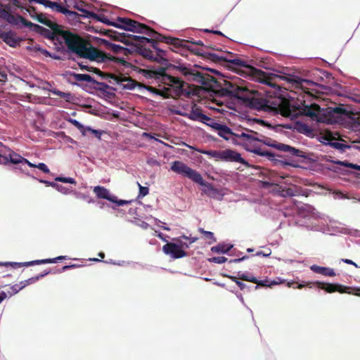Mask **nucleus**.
<instances>
[{"instance_id":"f257e3e1","label":"nucleus","mask_w":360,"mask_h":360,"mask_svg":"<svg viewBox=\"0 0 360 360\" xmlns=\"http://www.w3.org/2000/svg\"><path fill=\"white\" fill-rule=\"evenodd\" d=\"M176 68L188 81L201 84L206 91L215 92L218 91V87H221V90L226 95L237 98L240 100H242L245 95L249 94V89L246 86H243L240 84L241 81L238 79L233 80L224 79L222 84L207 72L200 71L198 66L180 64Z\"/></svg>"},{"instance_id":"f03ea898","label":"nucleus","mask_w":360,"mask_h":360,"mask_svg":"<svg viewBox=\"0 0 360 360\" xmlns=\"http://www.w3.org/2000/svg\"><path fill=\"white\" fill-rule=\"evenodd\" d=\"M56 34L63 37L65 45L71 52L76 53L81 58L97 63L122 64L124 67H128L129 65L124 58L105 53L93 46L88 41L80 36L69 31H65L60 28Z\"/></svg>"},{"instance_id":"7ed1b4c3","label":"nucleus","mask_w":360,"mask_h":360,"mask_svg":"<svg viewBox=\"0 0 360 360\" xmlns=\"http://www.w3.org/2000/svg\"><path fill=\"white\" fill-rule=\"evenodd\" d=\"M207 53L208 55V58L214 62H229L230 63L236 66L238 68H245L244 72L247 75L252 77L253 79L259 82L267 84L270 86L275 87L277 86L275 84V82L277 79L286 80L289 83L292 84V86H294L295 89H304V84H309L311 83V82L309 80L300 79V77L293 75L283 76L274 73L266 72L252 65H247L244 60H242L241 59L239 58L229 60L224 56V54L219 55L214 53Z\"/></svg>"},{"instance_id":"20e7f679","label":"nucleus","mask_w":360,"mask_h":360,"mask_svg":"<svg viewBox=\"0 0 360 360\" xmlns=\"http://www.w3.org/2000/svg\"><path fill=\"white\" fill-rule=\"evenodd\" d=\"M143 75L147 78H154L160 80L168 87L163 89H156L153 86H148L150 91L162 96L164 98H177L182 95L188 94L184 89L185 83L177 77L171 76L165 72L164 68L158 70H141Z\"/></svg>"},{"instance_id":"39448f33","label":"nucleus","mask_w":360,"mask_h":360,"mask_svg":"<svg viewBox=\"0 0 360 360\" xmlns=\"http://www.w3.org/2000/svg\"><path fill=\"white\" fill-rule=\"evenodd\" d=\"M154 37L156 39H149L146 37L138 35L127 34L126 44L127 45H134L136 47L137 52L144 58L154 61H160L161 60H167V51L159 47L158 36Z\"/></svg>"},{"instance_id":"423d86ee","label":"nucleus","mask_w":360,"mask_h":360,"mask_svg":"<svg viewBox=\"0 0 360 360\" xmlns=\"http://www.w3.org/2000/svg\"><path fill=\"white\" fill-rule=\"evenodd\" d=\"M114 27L127 31L146 34L150 37H153L157 35L158 41H163L169 45H174L175 46L183 45V41L180 40L179 38L166 37L160 34L150 27L132 19L118 18L117 22H116V25H114Z\"/></svg>"},{"instance_id":"0eeeda50","label":"nucleus","mask_w":360,"mask_h":360,"mask_svg":"<svg viewBox=\"0 0 360 360\" xmlns=\"http://www.w3.org/2000/svg\"><path fill=\"white\" fill-rule=\"evenodd\" d=\"M242 101L250 108L265 112L277 111L284 117H292V112L288 102L280 101L278 107L271 106L269 101L262 97L257 91L249 90V94L245 95Z\"/></svg>"},{"instance_id":"6e6552de","label":"nucleus","mask_w":360,"mask_h":360,"mask_svg":"<svg viewBox=\"0 0 360 360\" xmlns=\"http://www.w3.org/2000/svg\"><path fill=\"white\" fill-rule=\"evenodd\" d=\"M302 114L309 117L312 121L320 123L333 124L341 115H347L349 112L342 107L321 108L317 104L304 105Z\"/></svg>"},{"instance_id":"1a4fd4ad","label":"nucleus","mask_w":360,"mask_h":360,"mask_svg":"<svg viewBox=\"0 0 360 360\" xmlns=\"http://www.w3.org/2000/svg\"><path fill=\"white\" fill-rule=\"evenodd\" d=\"M215 130L219 136L234 144H251L252 141L262 142L263 135L257 131L245 129L233 132L229 127L221 124H215Z\"/></svg>"},{"instance_id":"9d476101","label":"nucleus","mask_w":360,"mask_h":360,"mask_svg":"<svg viewBox=\"0 0 360 360\" xmlns=\"http://www.w3.org/2000/svg\"><path fill=\"white\" fill-rule=\"evenodd\" d=\"M171 170L178 174L187 177L193 182L201 186H205L210 191L215 192V189L210 184H206L202 175L196 170L191 168L184 162L176 160L172 163Z\"/></svg>"},{"instance_id":"9b49d317","label":"nucleus","mask_w":360,"mask_h":360,"mask_svg":"<svg viewBox=\"0 0 360 360\" xmlns=\"http://www.w3.org/2000/svg\"><path fill=\"white\" fill-rule=\"evenodd\" d=\"M210 154L212 158L219 160L225 162H239L242 164L246 163L245 160L241 157L239 153L231 149H226L223 150H213L211 151Z\"/></svg>"},{"instance_id":"f8f14e48","label":"nucleus","mask_w":360,"mask_h":360,"mask_svg":"<svg viewBox=\"0 0 360 360\" xmlns=\"http://www.w3.org/2000/svg\"><path fill=\"white\" fill-rule=\"evenodd\" d=\"M105 77L106 79H110L109 81L110 83L120 85L124 89L131 90L134 89L136 86L139 85V84L136 80L121 74L116 75L108 72Z\"/></svg>"},{"instance_id":"ddd939ff","label":"nucleus","mask_w":360,"mask_h":360,"mask_svg":"<svg viewBox=\"0 0 360 360\" xmlns=\"http://www.w3.org/2000/svg\"><path fill=\"white\" fill-rule=\"evenodd\" d=\"M181 40V39H179ZM183 45L175 46V48H179V47H186L188 50L191 51L193 53L198 56H205L208 58V55L206 53H209L207 51H205V49H214V48L212 46H205L204 43L201 40L198 41H186L183 40Z\"/></svg>"},{"instance_id":"4468645a","label":"nucleus","mask_w":360,"mask_h":360,"mask_svg":"<svg viewBox=\"0 0 360 360\" xmlns=\"http://www.w3.org/2000/svg\"><path fill=\"white\" fill-rule=\"evenodd\" d=\"M264 144L271 146L273 148H276L281 151L288 152L291 155L296 156V157H300L303 158L304 152L302 150H300L298 149H296L295 148H292L288 145L284 144V143H278L275 140L269 138L267 136H265L263 135L262 142Z\"/></svg>"},{"instance_id":"2eb2a0df","label":"nucleus","mask_w":360,"mask_h":360,"mask_svg":"<svg viewBox=\"0 0 360 360\" xmlns=\"http://www.w3.org/2000/svg\"><path fill=\"white\" fill-rule=\"evenodd\" d=\"M176 114L187 117L193 121H198L202 123L205 121H210V117L202 113V109L193 104L191 110L189 112H182L179 110L176 112Z\"/></svg>"},{"instance_id":"dca6fc26","label":"nucleus","mask_w":360,"mask_h":360,"mask_svg":"<svg viewBox=\"0 0 360 360\" xmlns=\"http://www.w3.org/2000/svg\"><path fill=\"white\" fill-rule=\"evenodd\" d=\"M30 2H37L39 4H42L46 7L51 8L53 10L56 11L57 12L63 13L69 17H76L77 13L75 11H72L68 10V8L63 7L61 4L58 2L51 1L50 0H29Z\"/></svg>"},{"instance_id":"f3484780","label":"nucleus","mask_w":360,"mask_h":360,"mask_svg":"<svg viewBox=\"0 0 360 360\" xmlns=\"http://www.w3.org/2000/svg\"><path fill=\"white\" fill-rule=\"evenodd\" d=\"M66 258L65 256H58L56 258L53 259H37L27 262H8L5 263V266H11L14 269L20 268L22 266H33L35 264H48V263H56L59 260H63Z\"/></svg>"},{"instance_id":"a211bd4d","label":"nucleus","mask_w":360,"mask_h":360,"mask_svg":"<svg viewBox=\"0 0 360 360\" xmlns=\"http://www.w3.org/2000/svg\"><path fill=\"white\" fill-rule=\"evenodd\" d=\"M165 254L170 255L173 259H179L187 256L186 252L181 249L179 245L174 243H167L162 247Z\"/></svg>"},{"instance_id":"6ab92c4d","label":"nucleus","mask_w":360,"mask_h":360,"mask_svg":"<svg viewBox=\"0 0 360 360\" xmlns=\"http://www.w3.org/2000/svg\"><path fill=\"white\" fill-rule=\"evenodd\" d=\"M315 284L319 288L324 290L328 293H333L335 292H338L340 293L349 292L347 290H349V288L342 285L340 284L325 283L321 281H316Z\"/></svg>"},{"instance_id":"aec40b11","label":"nucleus","mask_w":360,"mask_h":360,"mask_svg":"<svg viewBox=\"0 0 360 360\" xmlns=\"http://www.w3.org/2000/svg\"><path fill=\"white\" fill-rule=\"evenodd\" d=\"M280 195L282 197H292L298 196L302 194V189L300 187L292 185L288 188L279 186Z\"/></svg>"},{"instance_id":"412c9836","label":"nucleus","mask_w":360,"mask_h":360,"mask_svg":"<svg viewBox=\"0 0 360 360\" xmlns=\"http://www.w3.org/2000/svg\"><path fill=\"white\" fill-rule=\"evenodd\" d=\"M93 191L98 198L105 199L109 201H115V195H111L110 191L103 186H95Z\"/></svg>"},{"instance_id":"4be33fe9","label":"nucleus","mask_w":360,"mask_h":360,"mask_svg":"<svg viewBox=\"0 0 360 360\" xmlns=\"http://www.w3.org/2000/svg\"><path fill=\"white\" fill-rule=\"evenodd\" d=\"M239 278L242 281H249L253 283L257 284V285L254 286V289L257 290L258 288V286H270L271 284L269 283V281L267 280L265 281H259L256 277L249 276L247 274L245 273H238Z\"/></svg>"},{"instance_id":"5701e85b","label":"nucleus","mask_w":360,"mask_h":360,"mask_svg":"<svg viewBox=\"0 0 360 360\" xmlns=\"http://www.w3.org/2000/svg\"><path fill=\"white\" fill-rule=\"evenodd\" d=\"M34 18L37 19V21L39 22L40 23L44 24L46 26L50 27L55 34H56L60 29V25L49 20L43 13L37 14V16H35Z\"/></svg>"},{"instance_id":"b1692460","label":"nucleus","mask_w":360,"mask_h":360,"mask_svg":"<svg viewBox=\"0 0 360 360\" xmlns=\"http://www.w3.org/2000/svg\"><path fill=\"white\" fill-rule=\"evenodd\" d=\"M103 42L108 49L111 50L115 53H121L127 56L128 53H130L128 49H126L120 45L110 43L106 40H103Z\"/></svg>"},{"instance_id":"393cba45","label":"nucleus","mask_w":360,"mask_h":360,"mask_svg":"<svg viewBox=\"0 0 360 360\" xmlns=\"http://www.w3.org/2000/svg\"><path fill=\"white\" fill-rule=\"evenodd\" d=\"M80 11L84 13L85 17H91L94 19H96L102 22H104L107 25H110L112 26H114V25H116L115 22H111L110 20H108L106 17H105L103 15H98L94 12L86 11L85 9H80Z\"/></svg>"},{"instance_id":"a878e982","label":"nucleus","mask_w":360,"mask_h":360,"mask_svg":"<svg viewBox=\"0 0 360 360\" xmlns=\"http://www.w3.org/2000/svg\"><path fill=\"white\" fill-rule=\"evenodd\" d=\"M104 34L114 40L120 41L126 44L127 34L124 32H120L112 30H105Z\"/></svg>"},{"instance_id":"bb28decb","label":"nucleus","mask_w":360,"mask_h":360,"mask_svg":"<svg viewBox=\"0 0 360 360\" xmlns=\"http://www.w3.org/2000/svg\"><path fill=\"white\" fill-rule=\"evenodd\" d=\"M311 270L316 274H319L326 276H335L336 275L335 271L333 269L324 266H320L318 265H312L310 267Z\"/></svg>"},{"instance_id":"cd10ccee","label":"nucleus","mask_w":360,"mask_h":360,"mask_svg":"<svg viewBox=\"0 0 360 360\" xmlns=\"http://www.w3.org/2000/svg\"><path fill=\"white\" fill-rule=\"evenodd\" d=\"M3 41L11 47H15L18 40L14 33L11 32H4L0 35Z\"/></svg>"},{"instance_id":"c85d7f7f","label":"nucleus","mask_w":360,"mask_h":360,"mask_svg":"<svg viewBox=\"0 0 360 360\" xmlns=\"http://www.w3.org/2000/svg\"><path fill=\"white\" fill-rule=\"evenodd\" d=\"M8 156L9 158L0 155V160L3 158L5 162H10L13 164L23 163L24 158L14 152L10 153Z\"/></svg>"},{"instance_id":"c756f323","label":"nucleus","mask_w":360,"mask_h":360,"mask_svg":"<svg viewBox=\"0 0 360 360\" xmlns=\"http://www.w3.org/2000/svg\"><path fill=\"white\" fill-rule=\"evenodd\" d=\"M1 17L12 25H17L20 22L18 15L15 16L5 9H1Z\"/></svg>"},{"instance_id":"7c9ffc66","label":"nucleus","mask_w":360,"mask_h":360,"mask_svg":"<svg viewBox=\"0 0 360 360\" xmlns=\"http://www.w3.org/2000/svg\"><path fill=\"white\" fill-rule=\"evenodd\" d=\"M78 65L81 70H87L89 72H93L98 75L99 76H101L103 79H106L105 75L108 73V72H103L100 69H98L97 68H94V67H91L87 65H85L82 62L78 63Z\"/></svg>"},{"instance_id":"2f4dec72","label":"nucleus","mask_w":360,"mask_h":360,"mask_svg":"<svg viewBox=\"0 0 360 360\" xmlns=\"http://www.w3.org/2000/svg\"><path fill=\"white\" fill-rule=\"evenodd\" d=\"M250 152L259 155L260 156L263 157H267L269 159H272L274 158V155L267 150H263L262 148L259 146H253L252 148L248 149Z\"/></svg>"},{"instance_id":"473e14b6","label":"nucleus","mask_w":360,"mask_h":360,"mask_svg":"<svg viewBox=\"0 0 360 360\" xmlns=\"http://www.w3.org/2000/svg\"><path fill=\"white\" fill-rule=\"evenodd\" d=\"M70 75L76 82H87L91 84L95 82V79L89 75L73 72Z\"/></svg>"},{"instance_id":"72a5a7b5","label":"nucleus","mask_w":360,"mask_h":360,"mask_svg":"<svg viewBox=\"0 0 360 360\" xmlns=\"http://www.w3.org/2000/svg\"><path fill=\"white\" fill-rule=\"evenodd\" d=\"M232 247L233 246L231 245L218 244L217 245L212 247L211 250L216 253H226L232 248Z\"/></svg>"},{"instance_id":"f704fd0d","label":"nucleus","mask_w":360,"mask_h":360,"mask_svg":"<svg viewBox=\"0 0 360 360\" xmlns=\"http://www.w3.org/2000/svg\"><path fill=\"white\" fill-rule=\"evenodd\" d=\"M295 129L300 133L309 134L311 132V129L305 123L297 122L295 123Z\"/></svg>"},{"instance_id":"c9c22d12","label":"nucleus","mask_w":360,"mask_h":360,"mask_svg":"<svg viewBox=\"0 0 360 360\" xmlns=\"http://www.w3.org/2000/svg\"><path fill=\"white\" fill-rule=\"evenodd\" d=\"M18 18H19V20L20 22L23 24L25 27H34L35 30H42L44 29L41 26L39 25H36V24H34L32 23V22L26 20L25 18H23L22 16L21 15H18Z\"/></svg>"},{"instance_id":"e433bc0d","label":"nucleus","mask_w":360,"mask_h":360,"mask_svg":"<svg viewBox=\"0 0 360 360\" xmlns=\"http://www.w3.org/2000/svg\"><path fill=\"white\" fill-rule=\"evenodd\" d=\"M229 278L231 281L235 282L241 290H245V289H247L248 291L250 290V286H248L245 283L240 281L239 280H240V279L239 278L238 276H229Z\"/></svg>"},{"instance_id":"4c0bfd02","label":"nucleus","mask_w":360,"mask_h":360,"mask_svg":"<svg viewBox=\"0 0 360 360\" xmlns=\"http://www.w3.org/2000/svg\"><path fill=\"white\" fill-rule=\"evenodd\" d=\"M51 271L45 272L44 274H39L36 276L32 277L30 278H28L27 280H25L24 281L20 282V284H24L25 287L27 285L32 284L39 280L40 278H43L44 276L49 274Z\"/></svg>"},{"instance_id":"58836bf2","label":"nucleus","mask_w":360,"mask_h":360,"mask_svg":"<svg viewBox=\"0 0 360 360\" xmlns=\"http://www.w3.org/2000/svg\"><path fill=\"white\" fill-rule=\"evenodd\" d=\"M94 84V88L96 90L101 91H105L106 89H110V86L104 82H98L95 79V82H92Z\"/></svg>"},{"instance_id":"ea45409f","label":"nucleus","mask_w":360,"mask_h":360,"mask_svg":"<svg viewBox=\"0 0 360 360\" xmlns=\"http://www.w3.org/2000/svg\"><path fill=\"white\" fill-rule=\"evenodd\" d=\"M199 232L202 233L206 238L212 240L209 243L210 244H211L212 243L216 242L217 240L214 238V233L212 232L208 231H205L203 229H199Z\"/></svg>"},{"instance_id":"a19ab883","label":"nucleus","mask_w":360,"mask_h":360,"mask_svg":"<svg viewBox=\"0 0 360 360\" xmlns=\"http://www.w3.org/2000/svg\"><path fill=\"white\" fill-rule=\"evenodd\" d=\"M139 188V198H143L147 195L149 193V188L146 186H141L139 182L137 183Z\"/></svg>"},{"instance_id":"79ce46f5","label":"nucleus","mask_w":360,"mask_h":360,"mask_svg":"<svg viewBox=\"0 0 360 360\" xmlns=\"http://www.w3.org/2000/svg\"><path fill=\"white\" fill-rule=\"evenodd\" d=\"M55 180L56 181H60V182H63V183H69V184H77L76 181L73 178H71V177H61V176H58V177H56L55 179Z\"/></svg>"},{"instance_id":"37998d69","label":"nucleus","mask_w":360,"mask_h":360,"mask_svg":"<svg viewBox=\"0 0 360 360\" xmlns=\"http://www.w3.org/2000/svg\"><path fill=\"white\" fill-rule=\"evenodd\" d=\"M209 261L216 264H223L227 261V258L223 256L213 257Z\"/></svg>"},{"instance_id":"c03bdc74","label":"nucleus","mask_w":360,"mask_h":360,"mask_svg":"<svg viewBox=\"0 0 360 360\" xmlns=\"http://www.w3.org/2000/svg\"><path fill=\"white\" fill-rule=\"evenodd\" d=\"M25 288V285L24 284H15V285H13L11 288L12 290V292L11 293V295H14V294H16L17 292H18L20 290H22V288Z\"/></svg>"},{"instance_id":"a18cd8bd","label":"nucleus","mask_w":360,"mask_h":360,"mask_svg":"<svg viewBox=\"0 0 360 360\" xmlns=\"http://www.w3.org/2000/svg\"><path fill=\"white\" fill-rule=\"evenodd\" d=\"M338 164H340V165L346 166L347 167L355 169H357V170L360 171V165H354V164H352V163H348V162H341V161H338Z\"/></svg>"},{"instance_id":"49530a36","label":"nucleus","mask_w":360,"mask_h":360,"mask_svg":"<svg viewBox=\"0 0 360 360\" xmlns=\"http://www.w3.org/2000/svg\"><path fill=\"white\" fill-rule=\"evenodd\" d=\"M36 168H38L45 174H49L50 172V170L46 166V165L43 162H40L38 165H37Z\"/></svg>"},{"instance_id":"de8ad7c7","label":"nucleus","mask_w":360,"mask_h":360,"mask_svg":"<svg viewBox=\"0 0 360 360\" xmlns=\"http://www.w3.org/2000/svg\"><path fill=\"white\" fill-rule=\"evenodd\" d=\"M56 190H58L59 192L67 194L70 192V190L61 185H59L58 184H56V186L54 187Z\"/></svg>"},{"instance_id":"09e8293b","label":"nucleus","mask_w":360,"mask_h":360,"mask_svg":"<svg viewBox=\"0 0 360 360\" xmlns=\"http://www.w3.org/2000/svg\"><path fill=\"white\" fill-rule=\"evenodd\" d=\"M70 122L75 126L79 130H82L84 129V126L77 120H73V119H70Z\"/></svg>"},{"instance_id":"8fccbe9b","label":"nucleus","mask_w":360,"mask_h":360,"mask_svg":"<svg viewBox=\"0 0 360 360\" xmlns=\"http://www.w3.org/2000/svg\"><path fill=\"white\" fill-rule=\"evenodd\" d=\"M26 11L27 12L29 13L30 15L32 18H34L35 16H37V12H36V9L32 7V6H30L28 7L27 8H26Z\"/></svg>"},{"instance_id":"3c124183","label":"nucleus","mask_w":360,"mask_h":360,"mask_svg":"<svg viewBox=\"0 0 360 360\" xmlns=\"http://www.w3.org/2000/svg\"><path fill=\"white\" fill-rule=\"evenodd\" d=\"M210 121H205V122H202V123L211 127L212 128H213L214 129H215V126L216 124H218L217 122H215V120L211 117H210Z\"/></svg>"},{"instance_id":"603ef678","label":"nucleus","mask_w":360,"mask_h":360,"mask_svg":"<svg viewBox=\"0 0 360 360\" xmlns=\"http://www.w3.org/2000/svg\"><path fill=\"white\" fill-rule=\"evenodd\" d=\"M112 202L116 203L119 206H122L128 204L129 202L124 200H117V196H115V201H111Z\"/></svg>"},{"instance_id":"864d4df0","label":"nucleus","mask_w":360,"mask_h":360,"mask_svg":"<svg viewBox=\"0 0 360 360\" xmlns=\"http://www.w3.org/2000/svg\"><path fill=\"white\" fill-rule=\"evenodd\" d=\"M86 130L89 131H91L92 134H94L96 137L99 138L101 137V131H99V130H96V129H93L90 127H87L86 129Z\"/></svg>"},{"instance_id":"5fc2aeb1","label":"nucleus","mask_w":360,"mask_h":360,"mask_svg":"<svg viewBox=\"0 0 360 360\" xmlns=\"http://www.w3.org/2000/svg\"><path fill=\"white\" fill-rule=\"evenodd\" d=\"M271 253V251L270 249H267V252L264 253L263 251H258L257 252L256 255L257 256H263V257H269Z\"/></svg>"},{"instance_id":"6e6d98bb","label":"nucleus","mask_w":360,"mask_h":360,"mask_svg":"<svg viewBox=\"0 0 360 360\" xmlns=\"http://www.w3.org/2000/svg\"><path fill=\"white\" fill-rule=\"evenodd\" d=\"M180 238H182L186 240H188L190 244L195 243L198 240V238H196V237L189 238V237L186 236L185 235L181 236Z\"/></svg>"},{"instance_id":"4d7b16f0","label":"nucleus","mask_w":360,"mask_h":360,"mask_svg":"<svg viewBox=\"0 0 360 360\" xmlns=\"http://www.w3.org/2000/svg\"><path fill=\"white\" fill-rule=\"evenodd\" d=\"M39 181L41 183H43L46 186H52V187H55L56 186V184L55 182H52V181H46V180H39Z\"/></svg>"},{"instance_id":"13d9d810","label":"nucleus","mask_w":360,"mask_h":360,"mask_svg":"<svg viewBox=\"0 0 360 360\" xmlns=\"http://www.w3.org/2000/svg\"><path fill=\"white\" fill-rule=\"evenodd\" d=\"M77 266L78 265L77 264L65 265L62 267L61 271H60V272L65 271L69 269L76 268Z\"/></svg>"},{"instance_id":"bf43d9fd","label":"nucleus","mask_w":360,"mask_h":360,"mask_svg":"<svg viewBox=\"0 0 360 360\" xmlns=\"http://www.w3.org/2000/svg\"><path fill=\"white\" fill-rule=\"evenodd\" d=\"M247 258H248V256H243V257H242L241 258L231 259V260H230V262H231H231L237 263V262H240V261H243V260H244V259H247Z\"/></svg>"},{"instance_id":"052dcab7","label":"nucleus","mask_w":360,"mask_h":360,"mask_svg":"<svg viewBox=\"0 0 360 360\" xmlns=\"http://www.w3.org/2000/svg\"><path fill=\"white\" fill-rule=\"evenodd\" d=\"M23 163L27 164L30 167L36 168L37 165L30 162L28 160H27L25 158H24V160H23Z\"/></svg>"},{"instance_id":"680f3d73","label":"nucleus","mask_w":360,"mask_h":360,"mask_svg":"<svg viewBox=\"0 0 360 360\" xmlns=\"http://www.w3.org/2000/svg\"><path fill=\"white\" fill-rule=\"evenodd\" d=\"M6 293L4 291L0 292V304L6 298Z\"/></svg>"},{"instance_id":"e2e57ef3","label":"nucleus","mask_w":360,"mask_h":360,"mask_svg":"<svg viewBox=\"0 0 360 360\" xmlns=\"http://www.w3.org/2000/svg\"><path fill=\"white\" fill-rule=\"evenodd\" d=\"M0 77L1 79H0V81H6L7 79V75L5 72L0 71Z\"/></svg>"},{"instance_id":"0e129e2a","label":"nucleus","mask_w":360,"mask_h":360,"mask_svg":"<svg viewBox=\"0 0 360 360\" xmlns=\"http://www.w3.org/2000/svg\"><path fill=\"white\" fill-rule=\"evenodd\" d=\"M263 186L265 188H269L271 186H272V184L269 181H263L262 182Z\"/></svg>"},{"instance_id":"69168bd1","label":"nucleus","mask_w":360,"mask_h":360,"mask_svg":"<svg viewBox=\"0 0 360 360\" xmlns=\"http://www.w3.org/2000/svg\"><path fill=\"white\" fill-rule=\"evenodd\" d=\"M13 5H15V6H17L18 8H22L20 2L18 0H13Z\"/></svg>"},{"instance_id":"338daca9","label":"nucleus","mask_w":360,"mask_h":360,"mask_svg":"<svg viewBox=\"0 0 360 360\" xmlns=\"http://www.w3.org/2000/svg\"><path fill=\"white\" fill-rule=\"evenodd\" d=\"M55 94L60 96L61 98H65V96L67 95V94H65L64 92H61V91H58V92H56Z\"/></svg>"},{"instance_id":"774afa93","label":"nucleus","mask_w":360,"mask_h":360,"mask_svg":"<svg viewBox=\"0 0 360 360\" xmlns=\"http://www.w3.org/2000/svg\"><path fill=\"white\" fill-rule=\"evenodd\" d=\"M342 261L344 263L347 264H352V260L349 259H342Z\"/></svg>"}]
</instances>
